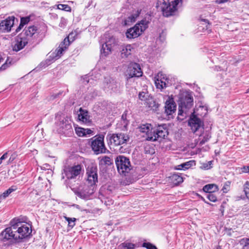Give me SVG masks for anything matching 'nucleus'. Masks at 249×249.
<instances>
[{"instance_id": "18", "label": "nucleus", "mask_w": 249, "mask_h": 249, "mask_svg": "<svg viewBox=\"0 0 249 249\" xmlns=\"http://www.w3.org/2000/svg\"><path fill=\"white\" fill-rule=\"evenodd\" d=\"M11 226L6 228L2 231L0 235L3 239L8 240L10 239H14L16 241V231L14 225V221L11 222Z\"/></svg>"}, {"instance_id": "1", "label": "nucleus", "mask_w": 249, "mask_h": 249, "mask_svg": "<svg viewBox=\"0 0 249 249\" xmlns=\"http://www.w3.org/2000/svg\"><path fill=\"white\" fill-rule=\"evenodd\" d=\"M182 0H175L171 3L169 0H158L157 7L162 11L163 16L169 17L173 16L177 11L178 7L182 5Z\"/></svg>"}, {"instance_id": "55", "label": "nucleus", "mask_w": 249, "mask_h": 249, "mask_svg": "<svg viewBox=\"0 0 249 249\" xmlns=\"http://www.w3.org/2000/svg\"><path fill=\"white\" fill-rule=\"evenodd\" d=\"M23 27V26H21V23H20L19 25L16 30V33H18V32H19Z\"/></svg>"}, {"instance_id": "62", "label": "nucleus", "mask_w": 249, "mask_h": 249, "mask_svg": "<svg viewBox=\"0 0 249 249\" xmlns=\"http://www.w3.org/2000/svg\"><path fill=\"white\" fill-rule=\"evenodd\" d=\"M78 249H82V248H81V247H80V248H79Z\"/></svg>"}, {"instance_id": "12", "label": "nucleus", "mask_w": 249, "mask_h": 249, "mask_svg": "<svg viewBox=\"0 0 249 249\" xmlns=\"http://www.w3.org/2000/svg\"><path fill=\"white\" fill-rule=\"evenodd\" d=\"M194 112L191 113L190 119L188 121V124L191 127V130L194 133H196L202 127L203 129V122L196 115Z\"/></svg>"}, {"instance_id": "50", "label": "nucleus", "mask_w": 249, "mask_h": 249, "mask_svg": "<svg viewBox=\"0 0 249 249\" xmlns=\"http://www.w3.org/2000/svg\"><path fill=\"white\" fill-rule=\"evenodd\" d=\"M225 233L227 235H228L229 236H231V231H232V229H231L225 228Z\"/></svg>"}, {"instance_id": "43", "label": "nucleus", "mask_w": 249, "mask_h": 249, "mask_svg": "<svg viewBox=\"0 0 249 249\" xmlns=\"http://www.w3.org/2000/svg\"><path fill=\"white\" fill-rule=\"evenodd\" d=\"M124 249H134L135 245L131 243H126L123 244Z\"/></svg>"}, {"instance_id": "9", "label": "nucleus", "mask_w": 249, "mask_h": 249, "mask_svg": "<svg viewBox=\"0 0 249 249\" xmlns=\"http://www.w3.org/2000/svg\"><path fill=\"white\" fill-rule=\"evenodd\" d=\"M117 42L113 36H108V39L102 45L101 53L106 56L111 53L112 48L117 45Z\"/></svg>"}, {"instance_id": "42", "label": "nucleus", "mask_w": 249, "mask_h": 249, "mask_svg": "<svg viewBox=\"0 0 249 249\" xmlns=\"http://www.w3.org/2000/svg\"><path fill=\"white\" fill-rule=\"evenodd\" d=\"M142 246L147 249H158L155 245L150 243H143Z\"/></svg>"}, {"instance_id": "48", "label": "nucleus", "mask_w": 249, "mask_h": 249, "mask_svg": "<svg viewBox=\"0 0 249 249\" xmlns=\"http://www.w3.org/2000/svg\"><path fill=\"white\" fill-rule=\"evenodd\" d=\"M9 59L8 58L6 62L0 67V70H4L6 69L11 64V62H8Z\"/></svg>"}, {"instance_id": "20", "label": "nucleus", "mask_w": 249, "mask_h": 249, "mask_svg": "<svg viewBox=\"0 0 249 249\" xmlns=\"http://www.w3.org/2000/svg\"><path fill=\"white\" fill-rule=\"evenodd\" d=\"M15 18L14 16L9 17L6 19L2 20L0 23V29L3 32H8L14 24Z\"/></svg>"}, {"instance_id": "8", "label": "nucleus", "mask_w": 249, "mask_h": 249, "mask_svg": "<svg viewBox=\"0 0 249 249\" xmlns=\"http://www.w3.org/2000/svg\"><path fill=\"white\" fill-rule=\"evenodd\" d=\"M165 125H159L156 129H153L150 135L148 134L146 140L152 142L158 140V139H164L168 135V130Z\"/></svg>"}, {"instance_id": "33", "label": "nucleus", "mask_w": 249, "mask_h": 249, "mask_svg": "<svg viewBox=\"0 0 249 249\" xmlns=\"http://www.w3.org/2000/svg\"><path fill=\"white\" fill-rule=\"evenodd\" d=\"M171 179L175 185H178L183 181L182 177L178 174H174L171 177Z\"/></svg>"}, {"instance_id": "23", "label": "nucleus", "mask_w": 249, "mask_h": 249, "mask_svg": "<svg viewBox=\"0 0 249 249\" xmlns=\"http://www.w3.org/2000/svg\"><path fill=\"white\" fill-rule=\"evenodd\" d=\"M78 119L80 121L87 125H89L91 123V120L90 119L88 111L83 109L82 108L79 109Z\"/></svg>"}, {"instance_id": "59", "label": "nucleus", "mask_w": 249, "mask_h": 249, "mask_svg": "<svg viewBox=\"0 0 249 249\" xmlns=\"http://www.w3.org/2000/svg\"><path fill=\"white\" fill-rule=\"evenodd\" d=\"M216 249H221V248L220 246H218V247H217Z\"/></svg>"}, {"instance_id": "37", "label": "nucleus", "mask_w": 249, "mask_h": 249, "mask_svg": "<svg viewBox=\"0 0 249 249\" xmlns=\"http://www.w3.org/2000/svg\"><path fill=\"white\" fill-rule=\"evenodd\" d=\"M76 134L79 137L85 136V128L82 127H76L75 129Z\"/></svg>"}, {"instance_id": "30", "label": "nucleus", "mask_w": 249, "mask_h": 249, "mask_svg": "<svg viewBox=\"0 0 249 249\" xmlns=\"http://www.w3.org/2000/svg\"><path fill=\"white\" fill-rule=\"evenodd\" d=\"M146 104L149 107L155 111H157L160 106V104L153 99H148L146 101Z\"/></svg>"}, {"instance_id": "2", "label": "nucleus", "mask_w": 249, "mask_h": 249, "mask_svg": "<svg viewBox=\"0 0 249 249\" xmlns=\"http://www.w3.org/2000/svg\"><path fill=\"white\" fill-rule=\"evenodd\" d=\"M194 105V99L189 91H184L179 94L178 100V115L184 116L187 115Z\"/></svg>"}, {"instance_id": "22", "label": "nucleus", "mask_w": 249, "mask_h": 249, "mask_svg": "<svg viewBox=\"0 0 249 249\" xmlns=\"http://www.w3.org/2000/svg\"><path fill=\"white\" fill-rule=\"evenodd\" d=\"M28 43V40L22 36L18 37L15 41V43L13 46L14 51L18 52L22 49Z\"/></svg>"}, {"instance_id": "35", "label": "nucleus", "mask_w": 249, "mask_h": 249, "mask_svg": "<svg viewBox=\"0 0 249 249\" xmlns=\"http://www.w3.org/2000/svg\"><path fill=\"white\" fill-rule=\"evenodd\" d=\"M64 218L68 222V226L72 228L75 225V221L76 219L75 218H70L66 216H63Z\"/></svg>"}, {"instance_id": "21", "label": "nucleus", "mask_w": 249, "mask_h": 249, "mask_svg": "<svg viewBox=\"0 0 249 249\" xmlns=\"http://www.w3.org/2000/svg\"><path fill=\"white\" fill-rule=\"evenodd\" d=\"M37 27L32 25L26 28L23 31V33L20 35V36H23L24 35L26 36L25 37L27 40L29 39L30 38H36L37 34Z\"/></svg>"}, {"instance_id": "6", "label": "nucleus", "mask_w": 249, "mask_h": 249, "mask_svg": "<svg viewBox=\"0 0 249 249\" xmlns=\"http://www.w3.org/2000/svg\"><path fill=\"white\" fill-rule=\"evenodd\" d=\"M57 121L56 122L57 130L60 133L68 134L72 131L71 124V121L64 116L57 117Z\"/></svg>"}, {"instance_id": "31", "label": "nucleus", "mask_w": 249, "mask_h": 249, "mask_svg": "<svg viewBox=\"0 0 249 249\" xmlns=\"http://www.w3.org/2000/svg\"><path fill=\"white\" fill-rule=\"evenodd\" d=\"M17 190L16 186H12L4 191L2 194L0 195V200L5 199L13 192Z\"/></svg>"}, {"instance_id": "19", "label": "nucleus", "mask_w": 249, "mask_h": 249, "mask_svg": "<svg viewBox=\"0 0 249 249\" xmlns=\"http://www.w3.org/2000/svg\"><path fill=\"white\" fill-rule=\"evenodd\" d=\"M177 106L174 99L168 97L165 103L164 112L167 116L172 115L176 111Z\"/></svg>"}, {"instance_id": "11", "label": "nucleus", "mask_w": 249, "mask_h": 249, "mask_svg": "<svg viewBox=\"0 0 249 249\" xmlns=\"http://www.w3.org/2000/svg\"><path fill=\"white\" fill-rule=\"evenodd\" d=\"M73 34H70L67 37L59 44L58 48L54 53H52L53 58L55 59L59 58L70 44V38L72 37Z\"/></svg>"}, {"instance_id": "57", "label": "nucleus", "mask_w": 249, "mask_h": 249, "mask_svg": "<svg viewBox=\"0 0 249 249\" xmlns=\"http://www.w3.org/2000/svg\"><path fill=\"white\" fill-rule=\"evenodd\" d=\"M201 199L206 203L209 204L208 202H207L205 199L203 197H201Z\"/></svg>"}, {"instance_id": "5", "label": "nucleus", "mask_w": 249, "mask_h": 249, "mask_svg": "<svg viewBox=\"0 0 249 249\" xmlns=\"http://www.w3.org/2000/svg\"><path fill=\"white\" fill-rule=\"evenodd\" d=\"M91 147L96 154L105 153L107 150L104 143V136L102 134L95 136L91 139Z\"/></svg>"}, {"instance_id": "17", "label": "nucleus", "mask_w": 249, "mask_h": 249, "mask_svg": "<svg viewBox=\"0 0 249 249\" xmlns=\"http://www.w3.org/2000/svg\"><path fill=\"white\" fill-rule=\"evenodd\" d=\"M74 194L79 197L88 200L90 196L93 193V189H90L89 186L85 185L83 189H71Z\"/></svg>"}, {"instance_id": "4", "label": "nucleus", "mask_w": 249, "mask_h": 249, "mask_svg": "<svg viewBox=\"0 0 249 249\" xmlns=\"http://www.w3.org/2000/svg\"><path fill=\"white\" fill-rule=\"evenodd\" d=\"M117 170L121 175L126 176L132 169L129 159L123 155L117 156L115 160Z\"/></svg>"}, {"instance_id": "14", "label": "nucleus", "mask_w": 249, "mask_h": 249, "mask_svg": "<svg viewBox=\"0 0 249 249\" xmlns=\"http://www.w3.org/2000/svg\"><path fill=\"white\" fill-rule=\"evenodd\" d=\"M97 171L96 166H88L87 169V181L91 187H92L98 182Z\"/></svg>"}, {"instance_id": "27", "label": "nucleus", "mask_w": 249, "mask_h": 249, "mask_svg": "<svg viewBox=\"0 0 249 249\" xmlns=\"http://www.w3.org/2000/svg\"><path fill=\"white\" fill-rule=\"evenodd\" d=\"M195 161L192 160H190L189 161H187L185 162H184L181 164L178 165L177 166L175 167V169L176 170H186L188 169L193 165H195Z\"/></svg>"}, {"instance_id": "32", "label": "nucleus", "mask_w": 249, "mask_h": 249, "mask_svg": "<svg viewBox=\"0 0 249 249\" xmlns=\"http://www.w3.org/2000/svg\"><path fill=\"white\" fill-rule=\"evenodd\" d=\"M149 23V22L146 19H144L142 20L140 23L136 24V25L139 26V28L141 30H142V32H143L148 27Z\"/></svg>"}, {"instance_id": "45", "label": "nucleus", "mask_w": 249, "mask_h": 249, "mask_svg": "<svg viewBox=\"0 0 249 249\" xmlns=\"http://www.w3.org/2000/svg\"><path fill=\"white\" fill-rule=\"evenodd\" d=\"M230 183L229 182H227L224 184V185L222 189V190L224 193H227L228 192V191L230 190Z\"/></svg>"}, {"instance_id": "49", "label": "nucleus", "mask_w": 249, "mask_h": 249, "mask_svg": "<svg viewBox=\"0 0 249 249\" xmlns=\"http://www.w3.org/2000/svg\"><path fill=\"white\" fill-rule=\"evenodd\" d=\"M212 161H209L207 163H204L203 164V168L204 169H209L212 167Z\"/></svg>"}, {"instance_id": "36", "label": "nucleus", "mask_w": 249, "mask_h": 249, "mask_svg": "<svg viewBox=\"0 0 249 249\" xmlns=\"http://www.w3.org/2000/svg\"><path fill=\"white\" fill-rule=\"evenodd\" d=\"M57 8L67 12H71V7L68 4H59L57 5Z\"/></svg>"}, {"instance_id": "15", "label": "nucleus", "mask_w": 249, "mask_h": 249, "mask_svg": "<svg viewBox=\"0 0 249 249\" xmlns=\"http://www.w3.org/2000/svg\"><path fill=\"white\" fill-rule=\"evenodd\" d=\"M126 72L129 78L139 77L141 76L142 74L140 65L135 62H131L129 64Z\"/></svg>"}, {"instance_id": "38", "label": "nucleus", "mask_w": 249, "mask_h": 249, "mask_svg": "<svg viewBox=\"0 0 249 249\" xmlns=\"http://www.w3.org/2000/svg\"><path fill=\"white\" fill-rule=\"evenodd\" d=\"M214 193H209L207 196V198L211 201L213 202H215L217 201V196L215 194H214Z\"/></svg>"}, {"instance_id": "25", "label": "nucleus", "mask_w": 249, "mask_h": 249, "mask_svg": "<svg viewBox=\"0 0 249 249\" xmlns=\"http://www.w3.org/2000/svg\"><path fill=\"white\" fill-rule=\"evenodd\" d=\"M99 165L101 166H109L113 164V160L107 156H104L98 158Z\"/></svg>"}, {"instance_id": "13", "label": "nucleus", "mask_w": 249, "mask_h": 249, "mask_svg": "<svg viewBox=\"0 0 249 249\" xmlns=\"http://www.w3.org/2000/svg\"><path fill=\"white\" fill-rule=\"evenodd\" d=\"M97 171L96 166H88L87 169V181L91 187H92L98 182Z\"/></svg>"}, {"instance_id": "58", "label": "nucleus", "mask_w": 249, "mask_h": 249, "mask_svg": "<svg viewBox=\"0 0 249 249\" xmlns=\"http://www.w3.org/2000/svg\"><path fill=\"white\" fill-rule=\"evenodd\" d=\"M203 20L204 21H205V22H208V24H209V21H208V19H203Z\"/></svg>"}, {"instance_id": "3", "label": "nucleus", "mask_w": 249, "mask_h": 249, "mask_svg": "<svg viewBox=\"0 0 249 249\" xmlns=\"http://www.w3.org/2000/svg\"><path fill=\"white\" fill-rule=\"evenodd\" d=\"M14 225L16 231V241H19L31 234L32 231L31 227L27 223L18 220L16 222L14 221Z\"/></svg>"}, {"instance_id": "39", "label": "nucleus", "mask_w": 249, "mask_h": 249, "mask_svg": "<svg viewBox=\"0 0 249 249\" xmlns=\"http://www.w3.org/2000/svg\"><path fill=\"white\" fill-rule=\"evenodd\" d=\"M211 137V135L209 133H206L205 135L203 136V138L202 140L200 142V144L203 145L206 142H207Z\"/></svg>"}, {"instance_id": "40", "label": "nucleus", "mask_w": 249, "mask_h": 249, "mask_svg": "<svg viewBox=\"0 0 249 249\" xmlns=\"http://www.w3.org/2000/svg\"><path fill=\"white\" fill-rule=\"evenodd\" d=\"M244 191L247 198L249 200V182L247 181L244 185Z\"/></svg>"}, {"instance_id": "52", "label": "nucleus", "mask_w": 249, "mask_h": 249, "mask_svg": "<svg viewBox=\"0 0 249 249\" xmlns=\"http://www.w3.org/2000/svg\"><path fill=\"white\" fill-rule=\"evenodd\" d=\"M85 136H86L87 135H90L92 134L93 133V131H92L89 128H85Z\"/></svg>"}, {"instance_id": "60", "label": "nucleus", "mask_w": 249, "mask_h": 249, "mask_svg": "<svg viewBox=\"0 0 249 249\" xmlns=\"http://www.w3.org/2000/svg\"><path fill=\"white\" fill-rule=\"evenodd\" d=\"M247 93H249V89L247 90Z\"/></svg>"}, {"instance_id": "53", "label": "nucleus", "mask_w": 249, "mask_h": 249, "mask_svg": "<svg viewBox=\"0 0 249 249\" xmlns=\"http://www.w3.org/2000/svg\"><path fill=\"white\" fill-rule=\"evenodd\" d=\"M242 171L243 172L245 173H249V166H245L242 168Z\"/></svg>"}, {"instance_id": "24", "label": "nucleus", "mask_w": 249, "mask_h": 249, "mask_svg": "<svg viewBox=\"0 0 249 249\" xmlns=\"http://www.w3.org/2000/svg\"><path fill=\"white\" fill-rule=\"evenodd\" d=\"M142 33V30L139 28V26L135 25L133 27L130 28L127 31L126 36L130 39L134 38L140 36Z\"/></svg>"}, {"instance_id": "46", "label": "nucleus", "mask_w": 249, "mask_h": 249, "mask_svg": "<svg viewBox=\"0 0 249 249\" xmlns=\"http://www.w3.org/2000/svg\"><path fill=\"white\" fill-rule=\"evenodd\" d=\"M147 93L145 92H140L139 94V98L142 101L147 100Z\"/></svg>"}, {"instance_id": "29", "label": "nucleus", "mask_w": 249, "mask_h": 249, "mask_svg": "<svg viewBox=\"0 0 249 249\" xmlns=\"http://www.w3.org/2000/svg\"><path fill=\"white\" fill-rule=\"evenodd\" d=\"M138 129H139V131L142 133H148L147 135L148 134L150 135L149 132L150 131V133H151L153 130L151 124L148 123L140 125L138 126Z\"/></svg>"}, {"instance_id": "7", "label": "nucleus", "mask_w": 249, "mask_h": 249, "mask_svg": "<svg viewBox=\"0 0 249 249\" xmlns=\"http://www.w3.org/2000/svg\"><path fill=\"white\" fill-rule=\"evenodd\" d=\"M129 137L124 133L109 134L107 136V140L108 145L113 144L114 145H120L126 142Z\"/></svg>"}, {"instance_id": "47", "label": "nucleus", "mask_w": 249, "mask_h": 249, "mask_svg": "<svg viewBox=\"0 0 249 249\" xmlns=\"http://www.w3.org/2000/svg\"><path fill=\"white\" fill-rule=\"evenodd\" d=\"M17 156L18 155L16 152L12 153L7 161V164L12 163L16 159Z\"/></svg>"}, {"instance_id": "34", "label": "nucleus", "mask_w": 249, "mask_h": 249, "mask_svg": "<svg viewBox=\"0 0 249 249\" xmlns=\"http://www.w3.org/2000/svg\"><path fill=\"white\" fill-rule=\"evenodd\" d=\"M155 85L156 86L157 88L160 89H163L164 88L166 87V84L165 81L163 80L159 79V78H157V79L155 81Z\"/></svg>"}, {"instance_id": "44", "label": "nucleus", "mask_w": 249, "mask_h": 249, "mask_svg": "<svg viewBox=\"0 0 249 249\" xmlns=\"http://www.w3.org/2000/svg\"><path fill=\"white\" fill-rule=\"evenodd\" d=\"M240 243L241 245H243V248H245L249 245V238H245L242 239Z\"/></svg>"}, {"instance_id": "16", "label": "nucleus", "mask_w": 249, "mask_h": 249, "mask_svg": "<svg viewBox=\"0 0 249 249\" xmlns=\"http://www.w3.org/2000/svg\"><path fill=\"white\" fill-rule=\"evenodd\" d=\"M64 171L68 179L75 178L80 175L81 166L80 165L77 164L73 166L65 167Z\"/></svg>"}, {"instance_id": "51", "label": "nucleus", "mask_w": 249, "mask_h": 249, "mask_svg": "<svg viewBox=\"0 0 249 249\" xmlns=\"http://www.w3.org/2000/svg\"><path fill=\"white\" fill-rule=\"evenodd\" d=\"M8 152L5 153L0 158V164L2 163V160L6 159L8 157Z\"/></svg>"}, {"instance_id": "56", "label": "nucleus", "mask_w": 249, "mask_h": 249, "mask_svg": "<svg viewBox=\"0 0 249 249\" xmlns=\"http://www.w3.org/2000/svg\"><path fill=\"white\" fill-rule=\"evenodd\" d=\"M226 1H227V0H217V1L218 3H222L225 2Z\"/></svg>"}, {"instance_id": "54", "label": "nucleus", "mask_w": 249, "mask_h": 249, "mask_svg": "<svg viewBox=\"0 0 249 249\" xmlns=\"http://www.w3.org/2000/svg\"><path fill=\"white\" fill-rule=\"evenodd\" d=\"M122 119L124 121H126V111L124 112V113L123 114L122 116ZM125 123V122H124ZM126 124H127V122H126Z\"/></svg>"}, {"instance_id": "26", "label": "nucleus", "mask_w": 249, "mask_h": 249, "mask_svg": "<svg viewBox=\"0 0 249 249\" xmlns=\"http://www.w3.org/2000/svg\"><path fill=\"white\" fill-rule=\"evenodd\" d=\"M203 191L207 193H215L218 191V187L215 184H208L203 186Z\"/></svg>"}, {"instance_id": "41", "label": "nucleus", "mask_w": 249, "mask_h": 249, "mask_svg": "<svg viewBox=\"0 0 249 249\" xmlns=\"http://www.w3.org/2000/svg\"><path fill=\"white\" fill-rule=\"evenodd\" d=\"M30 20L29 17H22L20 18L21 26H24L25 24H27Z\"/></svg>"}, {"instance_id": "28", "label": "nucleus", "mask_w": 249, "mask_h": 249, "mask_svg": "<svg viewBox=\"0 0 249 249\" xmlns=\"http://www.w3.org/2000/svg\"><path fill=\"white\" fill-rule=\"evenodd\" d=\"M133 50L134 48L131 45H127L123 47L121 51L122 57H127L131 54L132 51Z\"/></svg>"}, {"instance_id": "10", "label": "nucleus", "mask_w": 249, "mask_h": 249, "mask_svg": "<svg viewBox=\"0 0 249 249\" xmlns=\"http://www.w3.org/2000/svg\"><path fill=\"white\" fill-rule=\"evenodd\" d=\"M120 84L110 77H106L103 83V89L106 91L117 92L119 90Z\"/></svg>"}, {"instance_id": "61", "label": "nucleus", "mask_w": 249, "mask_h": 249, "mask_svg": "<svg viewBox=\"0 0 249 249\" xmlns=\"http://www.w3.org/2000/svg\"><path fill=\"white\" fill-rule=\"evenodd\" d=\"M160 38H161V35H160Z\"/></svg>"}]
</instances>
